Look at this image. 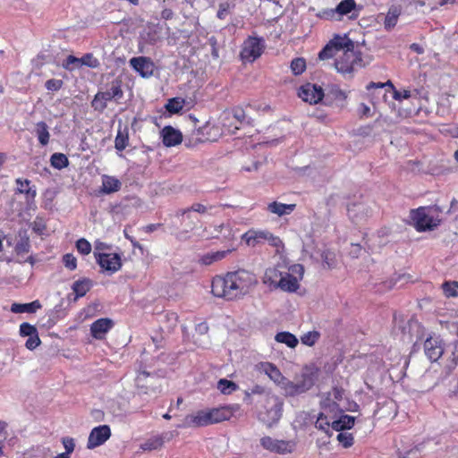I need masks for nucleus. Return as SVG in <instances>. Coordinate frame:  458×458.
I'll return each instance as SVG.
<instances>
[{"instance_id":"50","label":"nucleus","mask_w":458,"mask_h":458,"mask_svg":"<svg viewBox=\"0 0 458 458\" xmlns=\"http://www.w3.org/2000/svg\"><path fill=\"white\" fill-rule=\"evenodd\" d=\"M211 208H212V207H207L200 203H194L189 208L179 210L177 214L184 216L185 214L189 213L190 211H194V212H197L199 214H205L206 212H208V209H211Z\"/></svg>"},{"instance_id":"55","label":"nucleus","mask_w":458,"mask_h":458,"mask_svg":"<svg viewBox=\"0 0 458 458\" xmlns=\"http://www.w3.org/2000/svg\"><path fill=\"white\" fill-rule=\"evenodd\" d=\"M63 263L64 267L71 271L75 270L77 267V259L72 253L64 255Z\"/></svg>"},{"instance_id":"44","label":"nucleus","mask_w":458,"mask_h":458,"mask_svg":"<svg viewBox=\"0 0 458 458\" xmlns=\"http://www.w3.org/2000/svg\"><path fill=\"white\" fill-rule=\"evenodd\" d=\"M399 15L400 12L398 9H390L385 17V28L386 30H391L392 28H394L398 21Z\"/></svg>"},{"instance_id":"24","label":"nucleus","mask_w":458,"mask_h":458,"mask_svg":"<svg viewBox=\"0 0 458 458\" xmlns=\"http://www.w3.org/2000/svg\"><path fill=\"white\" fill-rule=\"evenodd\" d=\"M114 323L110 318H99L92 323L90 332L94 338L103 339L105 335L112 328Z\"/></svg>"},{"instance_id":"39","label":"nucleus","mask_w":458,"mask_h":458,"mask_svg":"<svg viewBox=\"0 0 458 458\" xmlns=\"http://www.w3.org/2000/svg\"><path fill=\"white\" fill-rule=\"evenodd\" d=\"M355 7L356 3L354 0L341 1L335 7L338 19L341 20L344 15L350 13L352 10L355 9Z\"/></svg>"},{"instance_id":"34","label":"nucleus","mask_w":458,"mask_h":458,"mask_svg":"<svg viewBox=\"0 0 458 458\" xmlns=\"http://www.w3.org/2000/svg\"><path fill=\"white\" fill-rule=\"evenodd\" d=\"M93 283L89 278H82L73 283L72 289L75 293V299L83 297L92 287Z\"/></svg>"},{"instance_id":"49","label":"nucleus","mask_w":458,"mask_h":458,"mask_svg":"<svg viewBox=\"0 0 458 458\" xmlns=\"http://www.w3.org/2000/svg\"><path fill=\"white\" fill-rule=\"evenodd\" d=\"M306 69V62L303 58H294L291 62V70L294 75L301 74Z\"/></svg>"},{"instance_id":"60","label":"nucleus","mask_w":458,"mask_h":458,"mask_svg":"<svg viewBox=\"0 0 458 458\" xmlns=\"http://www.w3.org/2000/svg\"><path fill=\"white\" fill-rule=\"evenodd\" d=\"M319 17L323 18V19H326V20H335V21H339L338 17H337V13L335 12V8L334 9H325V10H322L320 13H319Z\"/></svg>"},{"instance_id":"56","label":"nucleus","mask_w":458,"mask_h":458,"mask_svg":"<svg viewBox=\"0 0 458 458\" xmlns=\"http://www.w3.org/2000/svg\"><path fill=\"white\" fill-rule=\"evenodd\" d=\"M76 248L83 255H88L91 251V244L84 238H81L76 242Z\"/></svg>"},{"instance_id":"51","label":"nucleus","mask_w":458,"mask_h":458,"mask_svg":"<svg viewBox=\"0 0 458 458\" xmlns=\"http://www.w3.org/2000/svg\"><path fill=\"white\" fill-rule=\"evenodd\" d=\"M321 259L324 266L327 268H332L335 266V255L333 251L328 250H323L321 253Z\"/></svg>"},{"instance_id":"26","label":"nucleus","mask_w":458,"mask_h":458,"mask_svg":"<svg viewBox=\"0 0 458 458\" xmlns=\"http://www.w3.org/2000/svg\"><path fill=\"white\" fill-rule=\"evenodd\" d=\"M101 179L102 186L100 189V192L104 194H111L117 192L122 188L121 181L114 176L104 174L102 175Z\"/></svg>"},{"instance_id":"46","label":"nucleus","mask_w":458,"mask_h":458,"mask_svg":"<svg viewBox=\"0 0 458 458\" xmlns=\"http://www.w3.org/2000/svg\"><path fill=\"white\" fill-rule=\"evenodd\" d=\"M206 134L205 140L216 141L223 134V130L218 126L207 125L203 128Z\"/></svg>"},{"instance_id":"19","label":"nucleus","mask_w":458,"mask_h":458,"mask_svg":"<svg viewBox=\"0 0 458 458\" xmlns=\"http://www.w3.org/2000/svg\"><path fill=\"white\" fill-rule=\"evenodd\" d=\"M347 212L350 219L352 222L359 224L371 216L372 209L366 203L357 202L349 205Z\"/></svg>"},{"instance_id":"4","label":"nucleus","mask_w":458,"mask_h":458,"mask_svg":"<svg viewBox=\"0 0 458 458\" xmlns=\"http://www.w3.org/2000/svg\"><path fill=\"white\" fill-rule=\"evenodd\" d=\"M284 400L279 395L267 392L260 401L259 420L267 427L278 423L283 416Z\"/></svg>"},{"instance_id":"36","label":"nucleus","mask_w":458,"mask_h":458,"mask_svg":"<svg viewBox=\"0 0 458 458\" xmlns=\"http://www.w3.org/2000/svg\"><path fill=\"white\" fill-rule=\"evenodd\" d=\"M35 132L38 137L39 143L42 146H46L49 142L50 133L48 131V126L45 122H38L36 124Z\"/></svg>"},{"instance_id":"2","label":"nucleus","mask_w":458,"mask_h":458,"mask_svg":"<svg viewBox=\"0 0 458 458\" xmlns=\"http://www.w3.org/2000/svg\"><path fill=\"white\" fill-rule=\"evenodd\" d=\"M334 56L335 67L342 74L352 73L362 63L360 54L354 51V43L347 36H335L318 54L320 60Z\"/></svg>"},{"instance_id":"9","label":"nucleus","mask_w":458,"mask_h":458,"mask_svg":"<svg viewBox=\"0 0 458 458\" xmlns=\"http://www.w3.org/2000/svg\"><path fill=\"white\" fill-rule=\"evenodd\" d=\"M344 398V390L339 387H334L321 400L320 405L322 410L336 417L338 413H342L344 410L341 408L340 403Z\"/></svg>"},{"instance_id":"61","label":"nucleus","mask_w":458,"mask_h":458,"mask_svg":"<svg viewBox=\"0 0 458 458\" xmlns=\"http://www.w3.org/2000/svg\"><path fill=\"white\" fill-rule=\"evenodd\" d=\"M40 344V339L38 335V333L33 335L32 336H30L29 339L26 341V347L29 350H34L36 347H38Z\"/></svg>"},{"instance_id":"35","label":"nucleus","mask_w":458,"mask_h":458,"mask_svg":"<svg viewBox=\"0 0 458 458\" xmlns=\"http://www.w3.org/2000/svg\"><path fill=\"white\" fill-rule=\"evenodd\" d=\"M335 418L334 415L328 414L323 411L318 417L315 427L330 436L329 430L332 428V420Z\"/></svg>"},{"instance_id":"53","label":"nucleus","mask_w":458,"mask_h":458,"mask_svg":"<svg viewBox=\"0 0 458 458\" xmlns=\"http://www.w3.org/2000/svg\"><path fill=\"white\" fill-rule=\"evenodd\" d=\"M336 438L344 448H348L353 444L352 435L347 432H340Z\"/></svg>"},{"instance_id":"6","label":"nucleus","mask_w":458,"mask_h":458,"mask_svg":"<svg viewBox=\"0 0 458 458\" xmlns=\"http://www.w3.org/2000/svg\"><path fill=\"white\" fill-rule=\"evenodd\" d=\"M265 49V41L262 38L249 37L242 44L241 58L243 62L252 63L258 59Z\"/></svg>"},{"instance_id":"15","label":"nucleus","mask_w":458,"mask_h":458,"mask_svg":"<svg viewBox=\"0 0 458 458\" xmlns=\"http://www.w3.org/2000/svg\"><path fill=\"white\" fill-rule=\"evenodd\" d=\"M123 91L118 84L113 83L111 88L104 92H98L92 102L95 109L104 110L106 107V102L113 98H120Z\"/></svg>"},{"instance_id":"59","label":"nucleus","mask_w":458,"mask_h":458,"mask_svg":"<svg viewBox=\"0 0 458 458\" xmlns=\"http://www.w3.org/2000/svg\"><path fill=\"white\" fill-rule=\"evenodd\" d=\"M62 443L64 445V447L65 449L66 454H71L75 447L74 439L69 437H65L62 438Z\"/></svg>"},{"instance_id":"25","label":"nucleus","mask_w":458,"mask_h":458,"mask_svg":"<svg viewBox=\"0 0 458 458\" xmlns=\"http://www.w3.org/2000/svg\"><path fill=\"white\" fill-rule=\"evenodd\" d=\"M163 143L166 147H174L180 144L182 140V135L180 131L172 126H165L162 131Z\"/></svg>"},{"instance_id":"29","label":"nucleus","mask_w":458,"mask_h":458,"mask_svg":"<svg viewBox=\"0 0 458 458\" xmlns=\"http://www.w3.org/2000/svg\"><path fill=\"white\" fill-rule=\"evenodd\" d=\"M284 274V272L280 271L276 267H269L265 272L263 283L267 284L271 289H277V285Z\"/></svg>"},{"instance_id":"48","label":"nucleus","mask_w":458,"mask_h":458,"mask_svg":"<svg viewBox=\"0 0 458 458\" xmlns=\"http://www.w3.org/2000/svg\"><path fill=\"white\" fill-rule=\"evenodd\" d=\"M217 388L222 394H229L237 388V386L233 381L227 379H220L217 383Z\"/></svg>"},{"instance_id":"58","label":"nucleus","mask_w":458,"mask_h":458,"mask_svg":"<svg viewBox=\"0 0 458 458\" xmlns=\"http://www.w3.org/2000/svg\"><path fill=\"white\" fill-rule=\"evenodd\" d=\"M63 84L64 82L61 80L50 79L46 81L45 86L48 90L57 91L63 87Z\"/></svg>"},{"instance_id":"23","label":"nucleus","mask_w":458,"mask_h":458,"mask_svg":"<svg viewBox=\"0 0 458 458\" xmlns=\"http://www.w3.org/2000/svg\"><path fill=\"white\" fill-rule=\"evenodd\" d=\"M186 423L193 427H204L213 424L210 410H201L195 414L188 416L186 418Z\"/></svg>"},{"instance_id":"37","label":"nucleus","mask_w":458,"mask_h":458,"mask_svg":"<svg viewBox=\"0 0 458 458\" xmlns=\"http://www.w3.org/2000/svg\"><path fill=\"white\" fill-rule=\"evenodd\" d=\"M230 252L229 250H218L211 253H208L201 257L200 262L203 265L209 266L213 264L214 262L219 261L226 257V255Z\"/></svg>"},{"instance_id":"12","label":"nucleus","mask_w":458,"mask_h":458,"mask_svg":"<svg viewBox=\"0 0 458 458\" xmlns=\"http://www.w3.org/2000/svg\"><path fill=\"white\" fill-rule=\"evenodd\" d=\"M260 445L267 451L279 454H291L294 449V443L292 441L275 439L269 436L260 438Z\"/></svg>"},{"instance_id":"38","label":"nucleus","mask_w":458,"mask_h":458,"mask_svg":"<svg viewBox=\"0 0 458 458\" xmlns=\"http://www.w3.org/2000/svg\"><path fill=\"white\" fill-rule=\"evenodd\" d=\"M30 182L27 179L22 180L18 178L16 180L17 191L19 193L26 194L27 198L34 199L36 196V189L30 186Z\"/></svg>"},{"instance_id":"14","label":"nucleus","mask_w":458,"mask_h":458,"mask_svg":"<svg viewBox=\"0 0 458 458\" xmlns=\"http://www.w3.org/2000/svg\"><path fill=\"white\" fill-rule=\"evenodd\" d=\"M136 386L143 393V394H149V393H155L158 390L160 385H159V378L158 377L155 375H151L150 373L147 371H141L138 374L136 379Z\"/></svg>"},{"instance_id":"28","label":"nucleus","mask_w":458,"mask_h":458,"mask_svg":"<svg viewBox=\"0 0 458 458\" xmlns=\"http://www.w3.org/2000/svg\"><path fill=\"white\" fill-rule=\"evenodd\" d=\"M295 208V204H284L278 201H273L267 205V210L271 214L283 216L293 213Z\"/></svg>"},{"instance_id":"62","label":"nucleus","mask_w":458,"mask_h":458,"mask_svg":"<svg viewBox=\"0 0 458 458\" xmlns=\"http://www.w3.org/2000/svg\"><path fill=\"white\" fill-rule=\"evenodd\" d=\"M452 172L451 167L447 166H441V167H433L430 170L431 174L433 175H441V174H446Z\"/></svg>"},{"instance_id":"3","label":"nucleus","mask_w":458,"mask_h":458,"mask_svg":"<svg viewBox=\"0 0 458 458\" xmlns=\"http://www.w3.org/2000/svg\"><path fill=\"white\" fill-rule=\"evenodd\" d=\"M256 283L252 273L242 269L214 277L211 292L216 297L233 300L245 295Z\"/></svg>"},{"instance_id":"40","label":"nucleus","mask_w":458,"mask_h":458,"mask_svg":"<svg viewBox=\"0 0 458 458\" xmlns=\"http://www.w3.org/2000/svg\"><path fill=\"white\" fill-rule=\"evenodd\" d=\"M276 341L285 344L288 347L294 348L298 344L296 336L289 332H280L276 335Z\"/></svg>"},{"instance_id":"7","label":"nucleus","mask_w":458,"mask_h":458,"mask_svg":"<svg viewBox=\"0 0 458 458\" xmlns=\"http://www.w3.org/2000/svg\"><path fill=\"white\" fill-rule=\"evenodd\" d=\"M410 219L418 232L433 230L438 225V221L428 215V208L426 207L411 210Z\"/></svg>"},{"instance_id":"32","label":"nucleus","mask_w":458,"mask_h":458,"mask_svg":"<svg viewBox=\"0 0 458 458\" xmlns=\"http://www.w3.org/2000/svg\"><path fill=\"white\" fill-rule=\"evenodd\" d=\"M355 422V417L343 414L338 420H332V429L335 431H342L344 429L352 428Z\"/></svg>"},{"instance_id":"63","label":"nucleus","mask_w":458,"mask_h":458,"mask_svg":"<svg viewBox=\"0 0 458 458\" xmlns=\"http://www.w3.org/2000/svg\"><path fill=\"white\" fill-rule=\"evenodd\" d=\"M289 270L293 273V274H296L300 276V278L301 279L302 276H303V274H304V267L301 264H295V265H293Z\"/></svg>"},{"instance_id":"31","label":"nucleus","mask_w":458,"mask_h":458,"mask_svg":"<svg viewBox=\"0 0 458 458\" xmlns=\"http://www.w3.org/2000/svg\"><path fill=\"white\" fill-rule=\"evenodd\" d=\"M42 305L38 301H34L30 303H13L11 311L13 313H35L38 310L41 309Z\"/></svg>"},{"instance_id":"21","label":"nucleus","mask_w":458,"mask_h":458,"mask_svg":"<svg viewBox=\"0 0 458 458\" xmlns=\"http://www.w3.org/2000/svg\"><path fill=\"white\" fill-rule=\"evenodd\" d=\"M238 411H240L238 404L210 409L213 424L230 420Z\"/></svg>"},{"instance_id":"30","label":"nucleus","mask_w":458,"mask_h":458,"mask_svg":"<svg viewBox=\"0 0 458 458\" xmlns=\"http://www.w3.org/2000/svg\"><path fill=\"white\" fill-rule=\"evenodd\" d=\"M167 435L168 434L159 435L148 438L140 445V449L142 451H152L161 448L165 440H169V438L166 437Z\"/></svg>"},{"instance_id":"22","label":"nucleus","mask_w":458,"mask_h":458,"mask_svg":"<svg viewBox=\"0 0 458 458\" xmlns=\"http://www.w3.org/2000/svg\"><path fill=\"white\" fill-rule=\"evenodd\" d=\"M162 38V28L158 24H148L140 33V39L145 44L155 45Z\"/></svg>"},{"instance_id":"57","label":"nucleus","mask_w":458,"mask_h":458,"mask_svg":"<svg viewBox=\"0 0 458 458\" xmlns=\"http://www.w3.org/2000/svg\"><path fill=\"white\" fill-rule=\"evenodd\" d=\"M36 333H38L37 328L29 323H22L20 326V334L22 336L30 337L35 335Z\"/></svg>"},{"instance_id":"10","label":"nucleus","mask_w":458,"mask_h":458,"mask_svg":"<svg viewBox=\"0 0 458 458\" xmlns=\"http://www.w3.org/2000/svg\"><path fill=\"white\" fill-rule=\"evenodd\" d=\"M445 342L439 335H429L423 344L424 353L431 361H437L445 352Z\"/></svg>"},{"instance_id":"54","label":"nucleus","mask_w":458,"mask_h":458,"mask_svg":"<svg viewBox=\"0 0 458 458\" xmlns=\"http://www.w3.org/2000/svg\"><path fill=\"white\" fill-rule=\"evenodd\" d=\"M128 145V135L118 131L115 140L114 147L117 150H123Z\"/></svg>"},{"instance_id":"1","label":"nucleus","mask_w":458,"mask_h":458,"mask_svg":"<svg viewBox=\"0 0 458 458\" xmlns=\"http://www.w3.org/2000/svg\"><path fill=\"white\" fill-rule=\"evenodd\" d=\"M259 369L282 390L285 398L295 397L310 390L315 384L318 371L314 367H305L301 375L292 381L284 377L273 363L261 362L259 364Z\"/></svg>"},{"instance_id":"33","label":"nucleus","mask_w":458,"mask_h":458,"mask_svg":"<svg viewBox=\"0 0 458 458\" xmlns=\"http://www.w3.org/2000/svg\"><path fill=\"white\" fill-rule=\"evenodd\" d=\"M86 59H92V55L88 54L81 58H77L73 55H69L66 58L65 62L63 64V67L67 70H72L74 67H80L82 64H85V65H88L90 67L96 66L95 64H90V63L86 62Z\"/></svg>"},{"instance_id":"45","label":"nucleus","mask_w":458,"mask_h":458,"mask_svg":"<svg viewBox=\"0 0 458 458\" xmlns=\"http://www.w3.org/2000/svg\"><path fill=\"white\" fill-rule=\"evenodd\" d=\"M438 131L444 136L458 139V123H442L439 125Z\"/></svg>"},{"instance_id":"5","label":"nucleus","mask_w":458,"mask_h":458,"mask_svg":"<svg viewBox=\"0 0 458 458\" xmlns=\"http://www.w3.org/2000/svg\"><path fill=\"white\" fill-rule=\"evenodd\" d=\"M242 240L248 246L255 247L268 242L273 247H280L282 241L267 230H249L242 235Z\"/></svg>"},{"instance_id":"41","label":"nucleus","mask_w":458,"mask_h":458,"mask_svg":"<svg viewBox=\"0 0 458 458\" xmlns=\"http://www.w3.org/2000/svg\"><path fill=\"white\" fill-rule=\"evenodd\" d=\"M441 289L446 298L458 297V281H445Z\"/></svg>"},{"instance_id":"42","label":"nucleus","mask_w":458,"mask_h":458,"mask_svg":"<svg viewBox=\"0 0 458 458\" xmlns=\"http://www.w3.org/2000/svg\"><path fill=\"white\" fill-rule=\"evenodd\" d=\"M30 243L29 237L24 234L23 236H20L15 247L14 251L18 256H22L30 252Z\"/></svg>"},{"instance_id":"18","label":"nucleus","mask_w":458,"mask_h":458,"mask_svg":"<svg viewBox=\"0 0 458 458\" xmlns=\"http://www.w3.org/2000/svg\"><path fill=\"white\" fill-rule=\"evenodd\" d=\"M111 436L110 428L107 425H102L94 428L88 439L87 447L93 449L103 445Z\"/></svg>"},{"instance_id":"17","label":"nucleus","mask_w":458,"mask_h":458,"mask_svg":"<svg viewBox=\"0 0 458 458\" xmlns=\"http://www.w3.org/2000/svg\"><path fill=\"white\" fill-rule=\"evenodd\" d=\"M244 112L242 109L235 110L233 113L225 112L222 115L223 127L231 134H235L236 131L239 130V125L242 124L244 120Z\"/></svg>"},{"instance_id":"52","label":"nucleus","mask_w":458,"mask_h":458,"mask_svg":"<svg viewBox=\"0 0 458 458\" xmlns=\"http://www.w3.org/2000/svg\"><path fill=\"white\" fill-rule=\"evenodd\" d=\"M319 338V333L317 331H310L304 334L301 337V343L308 346H312Z\"/></svg>"},{"instance_id":"47","label":"nucleus","mask_w":458,"mask_h":458,"mask_svg":"<svg viewBox=\"0 0 458 458\" xmlns=\"http://www.w3.org/2000/svg\"><path fill=\"white\" fill-rule=\"evenodd\" d=\"M184 106V100L180 98H174L168 100L165 108L169 113H179Z\"/></svg>"},{"instance_id":"43","label":"nucleus","mask_w":458,"mask_h":458,"mask_svg":"<svg viewBox=\"0 0 458 458\" xmlns=\"http://www.w3.org/2000/svg\"><path fill=\"white\" fill-rule=\"evenodd\" d=\"M51 165L56 169H63L69 165V160L64 154L54 153L50 157Z\"/></svg>"},{"instance_id":"8","label":"nucleus","mask_w":458,"mask_h":458,"mask_svg":"<svg viewBox=\"0 0 458 458\" xmlns=\"http://www.w3.org/2000/svg\"><path fill=\"white\" fill-rule=\"evenodd\" d=\"M366 89L369 91H372L373 98H379L382 97L386 102H392L393 106H394L393 101L401 98V94L394 88L391 81L386 82H370L367 85Z\"/></svg>"},{"instance_id":"16","label":"nucleus","mask_w":458,"mask_h":458,"mask_svg":"<svg viewBox=\"0 0 458 458\" xmlns=\"http://www.w3.org/2000/svg\"><path fill=\"white\" fill-rule=\"evenodd\" d=\"M298 96L305 102L317 104L323 98L324 92L320 86L307 83L300 88Z\"/></svg>"},{"instance_id":"11","label":"nucleus","mask_w":458,"mask_h":458,"mask_svg":"<svg viewBox=\"0 0 458 458\" xmlns=\"http://www.w3.org/2000/svg\"><path fill=\"white\" fill-rule=\"evenodd\" d=\"M418 91L403 90V112L406 117L417 115L422 109L423 103Z\"/></svg>"},{"instance_id":"13","label":"nucleus","mask_w":458,"mask_h":458,"mask_svg":"<svg viewBox=\"0 0 458 458\" xmlns=\"http://www.w3.org/2000/svg\"><path fill=\"white\" fill-rule=\"evenodd\" d=\"M96 260L101 268L112 275L117 272L122 267L121 256L117 253L94 252Z\"/></svg>"},{"instance_id":"64","label":"nucleus","mask_w":458,"mask_h":458,"mask_svg":"<svg viewBox=\"0 0 458 458\" xmlns=\"http://www.w3.org/2000/svg\"><path fill=\"white\" fill-rule=\"evenodd\" d=\"M228 14V6L226 4H220L217 11V18L224 20Z\"/></svg>"},{"instance_id":"27","label":"nucleus","mask_w":458,"mask_h":458,"mask_svg":"<svg viewBox=\"0 0 458 458\" xmlns=\"http://www.w3.org/2000/svg\"><path fill=\"white\" fill-rule=\"evenodd\" d=\"M299 280L289 272H284L277 285V289L288 293H294L299 289Z\"/></svg>"},{"instance_id":"20","label":"nucleus","mask_w":458,"mask_h":458,"mask_svg":"<svg viewBox=\"0 0 458 458\" xmlns=\"http://www.w3.org/2000/svg\"><path fill=\"white\" fill-rule=\"evenodd\" d=\"M131 66L142 77L148 78L153 74L154 63L149 57L139 56L130 60Z\"/></svg>"}]
</instances>
